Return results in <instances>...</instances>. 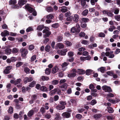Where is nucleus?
Segmentation results:
<instances>
[{"label": "nucleus", "mask_w": 120, "mask_h": 120, "mask_svg": "<svg viewBox=\"0 0 120 120\" xmlns=\"http://www.w3.org/2000/svg\"><path fill=\"white\" fill-rule=\"evenodd\" d=\"M24 7L30 13H32L35 10V9L34 8V6L29 4H26Z\"/></svg>", "instance_id": "1"}, {"label": "nucleus", "mask_w": 120, "mask_h": 120, "mask_svg": "<svg viewBox=\"0 0 120 120\" xmlns=\"http://www.w3.org/2000/svg\"><path fill=\"white\" fill-rule=\"evenodd\" d=\"M68 50L66 49H63L61 50H59L57 51L59 55L61 56H64L66 55V52H67Z\"/></svg>", "instance_id": "2"}, {"label": "nucleus", "mask_w": 120, "mask_h": 120, "mask_svg": "<svg viewBox=\"0 0 120 120\" xmlns=\"http://www.w3.org/2000/svg\"><path fill=\"white\" fill-rule=\"evenodd\" d=\"M33 80V78L30 77H25L23 79V82L25 84L27 83L28 82H30Z\"/></svg>", "instance_id": "3"}, {"label": "nucleus", "mask_w": 120, "mask_h": 120, "mask_svg": "<svg viewBox=\"0 0 120 120\" xmlns=\"http://www.w3.org/2000/svg\"><path fill=\"white\" fill-rule=\"evenodd\" d=\"M103 90H106L108 92H112V91L111 88L109 86H104L102 87Z\"/></svg>", "instance_id": "4"}, {"label": "nucleus", "mask_w": 120, "mask_h": 120, "mask_svg": "<svg viewBox=\"0 0 120 120\" xmlns=\"http://www.w3.org/2000/svg\"><path fill=\"white\" fill-rule=\"evenodd\" d=\"M73 18V21L76 23H77L79 19V16L77 14H75L74 15Z\"/></svg>", "instance_id": "5"}, {"label": "nucleus", "mask_w": 120, "mask_h": 120, "mask_svg": "<svg viewBox=\"0 0 120 120\" xmlns=\"http://www.w3.org/2000/svg\"><path fill=\"white\" fill-rule=\"evenodd\" d=\"M62 115L63 117L68 118L70 117L71 113L68 112H65L63 113Z\"/></svg>", "instance_id": "6"}, {"label": "nucleus", "mask_w": 120, "mask_h": 120, "mask_svg": "<svg viewBox=\"0 0 120 120\" xmlns=\"http://www.w3.org/2000/svg\"><path fill=\"white\" fill-rule=\"evenodd\" d=\"M19 51V50L18 48H14L12 50L11 52L13 54L17 55Z\"/></svg>", "instance_id": "7"}, {"label": "nucleus", "mask_w": 120, "mask_h": 120, "mask_svg": "<svg viewBox=\"0 0 120 120\" xmlns=\"http://www.w3.org/2000/svg\"><path fill=\"white\" fill-rule=\"evenodd\" d=\"M81 4L83 8H85L87 7V5L86 4V0H82Z\"/></svg>", "instance_id": "8"}, {"label": "nucleus", "mask_w": 120, "mask_h": 120, "mask_svg": "<svg viewBox=\"0 0 120 120\" xmlns=\"http://www.w3.org/2000/svg\"><path fill=\"white\" fill-rule=\"evenodd\" d=\"M26 2V0H19L18 4L20 6H22L25 4Z\"/></svg>", "instance_id": "9"}, {"label": "nucleus", "mask_w": 120, "mask_h": 120, "mask_svg": "<svg viewBox=\"0 0 120 120\" xmlns=\"http://www.w3.org/2000/svg\"><path fill=\"white\" fill-rule=\"evenodd\" d=\"M5 53L7 55H9L11 53L12 49L9 48H8L4 50Z\"/></svg>", "instance_id": "10"}, {"label": "nucleus", "mask_w": 120, "mask_h": 120, "mask_svg": "<svg viewBox=\"0 0 120 120\" xmlns=\"http://www.w3.org/2000/svg\"><path fill=\"white\" fill-rule=\"evenodd\" d=\"M85 73V71L82 69H79L77 70V73L79 75H83Z\"/></svg>", "instance_id": "11"}, {"label": "nucleus", "mask_w": 120, "mask_h": 120, "mask_svg": "<svg viewBox=\"0 0 120 120\" xmlns=\"http://www.w3.org/2000/svg\"><path fill=\"white\" fill-rule=\"evenodd\" d=\"M28 53V52L26 49H24L22 50V57H25Z\"/></svg>", "instance_id": "12"}, {"label": "nucleus", "mask_w": 120, "mask_h": 120, "mask_svg": "<svg viewBox=\"0 0 120 120\" xmlns=\"http://www.w3.org/2000/svg\"><path fill=\"white\" fill-rule=\"evenodd\" d=\"M57 91V88H54L53 90L50 91L49 94L50 95L52 96L55 94Z\"/></svg>", "instance_id": "13"}, {"label": "nucleus", "mask_w": 120, "mask_h": 120, "mask_svg": "<svg viewBox=\"0 0 120 120\" xmlns=\"http://www.w3.org/2000/svg\"><path fill=\"white\" fill-rule=\"evenodd\" d=\"M40 90L44 92H47L48 90V88L45 86H41Z\"/></svg>", "instance_id": "14"}, {"label": "nucleus", "mask_w": 120, "mask_h": 120, "mask_svg": "<svg viewBox=\"0 0 120 120\" xmlns=\"http://www.w3.org/2000/svg\"><path fill=\"white\" fill-rule=\"evenodd\" d=\"M34 111L33 110H31L28 112L27 115L29 117H31L34 114Z\"/></svg>", "instance_id": "15"}, {"label": "nucleus", "mask_w": 120, "mask_h": 120, "mask_svg": "<svg viewBox=\"0 0 120 120\" xmlns=\"http://www.w3.org/2000/svg\"><path fill=\"white\" fill-rule=\"evenodd\" d=\"M102 116L101 114H97L94 115V117L96 120H97L101 118Z\"/></svg>", "instance_id": "16"}, {"label": "nucleus", "mask_w": 120, "mask_h": 120, "mask_svg": "<svg viewBox=\"0 0 120 120\" xmlns=\"http://www.w3.org/2000/svg\"><path fill=\"white\" fill-rule=\"evenodd\" d=\"M76 33H79L80 31V27L79 25L77 24L76 26Z\"/></svg>", "instance_id": "17"}, {"label": "nucleus", "mask_w": 120, "mask_h": 120, "mask_svg": "<svg viewBox=\"0 0 120 120\" xmlns=\"http://www.w3.org/2000/svg\"><path fill=\"white\" fill-rule=\"evenodd\" d=\"M58 70V68L56 66H55L52 69V73L53 74L56 73Z\"/></svg>", "instance_id": "18"}, {"label": "nucleus", "mask_w": 120, "mask_h": 120, "mask_svg": "<svg viewBox=\"0 0 120 120\" xmlns=\"http://www.w3.org/2000/svg\"><path fill=\"white\" fill-rule=\"evenodd\" d=\"M65 108L64 106L61 105H58L56 107V108L59 110H61L64 109Z\"/></svg>", "instance_id": "19"}, {"label": "nucleus", "mask_w": 120, "mask_h": 120, "mask_svg": "<svg viewBox=\"0 0 120 120\" xmlns=\"http://www.w3.org/2000/svg\"><path fill=\"white\" fill-rule=\"evenodd\" d=\"M67 87V84L66 83H64L63 85L60 86V87L62 88L64 90L62 89V91H64V89H66Z\"/></svg>", "instance_id": "20"}, {"label": "nucleus", "mask_w": 120, "mask_h": 120, "mask_svg": "<svg viewBox=\"0 0 120 120\" xmlns=\"http://www.w3.org/2000/svg\"><path fill=\"white\" fill-rule=\"evenodd\" d=\"M93 71L90 69H87L86 70V71L85 72V73L86 75H89L91 74Z\"/></svg>", "instance_id": "21"}, {"label": "nucleus", "mask_w": 120, "mask_h": 120, "mask_svg": "<svg viewBox=\"0 0 120 120\" xmlns=\"http://www.w3.org/2000/svg\"><path fill=\"white\" fill-rule=\"evenodd\" d=\"M62 9L60 10L61 11L63 12H65L67 11V7L65 6H62Z\"/></svg>", "instance_id": "22"}, {"label": "nucleus", "mask_w": 120, "mask_h": 120, "mask_svg": "<svg viewBox=\"0 0 120 120\" xmlns=\"http://www.w3.org/2000/svg\"><path fill=\"white\" fill-rule=\"evenodd\" d=\"M49 79V78L48 77L44 76H42L41 77V79L43 81H48Z\"/></svg>", "instance_id": "23"}, {"label": "nucleus", "mask_w": 120, "mask_h": 120, "mask_svg": "<svg viewBox=\"0 0 120 120\" xmlns=\"http://www.w3.org/2000/svg\"><path fill=\"white\" fill-rule=\"evenodd\" d=\"M46 10L48 12H52L53 11V9L51 7L49 6L47 7L46 8Z\"/></svg>", "instance_id": "24"}, {"label": "nucleus", "mask_w": 120, "mask_h": 120, "mask_svg": "<svg viewBox=\"0 0 120 120\" xmlns=\"http://www.w3.org/2000/svg\"><path fill=\"white\" fill-rule=\"evenodd\" d=\"M44 28V25H39L37 27V30H41Z\"/></svg>", "instance_id": "25"}, {"label": "nucleus", "mask_w": 120, "mask_h": 120, "mask_svg": "<svg viewBox=\"0 0 120 120\" xmlns=\"http://www.w3.org/2000/svg\"><path fill=\"white\" fill-rule=\"evenodd\" d=\"M17 2L16 0H10L9 2V5L13 4L15 5Z\"/></svg>", "instance_id": "26"}, {"label": "nucleus", "mask_w": 120, "mask_h": 120, "mask_svg": "<svg viewBox=\"0 0 120 120\" xmlns=\"http://www.w3.org/2000/svg\"><path fill=\"white\" fill-rule=\"evenodd\" d=\"M57 47L59 49H62L64 48V45L61 43H59L57 44Z\"/></svg>", "instance_id": "27"}, {"label": "nucleus", "mask_w": 120, "mask_h": 120, "mask_svg": "<svg viewBox=\"0 0 120 120\" xmlns=\"http://www.w3.org/2000/svg\"><path fill=\"white\" fill-rule=\"evenodd\" d=\"M46 17L47 19H52L54 18V16L52 14H50L47 15Z\"/></svg>", "instance_id": "28"}, {"label": "nucleus", "mask_w": 120, "mask_h": 120, "mask_svg": "<svg viewBox=\"0 0 120 120\" xmlns=\"http://www.w3.org/2000/svg\"><path fill=\"white\" fill-rule=\"evenodd\" d=\"M36 84V82L35 81H33L32 82L30 83L29 85V86L31 87H32L34 86Z\"/></svg>", "instance_id": "29"}, {"label": "nucleus", "mask_w": 120, "mask_h": 120, "mask_svg": "<svg viewBox=\"0 0 120 120\" xmlns=\"http://www.w3.org/2000/svg\"><path fill=\"white\" fill-rule=\"evenodd\" d=\"M64 43L67 46H70L71 45V42L67 40L65 41Z\"/></svg>", "instance_id": "30"}, {"label": "nucleus", "mask_w": 120, "mask_h": 120, "mask_svg": "<svg viewBox=\"0 0 120 120\" xmlns=\"http://www.w3.org/2000/svg\"><path fill=\"white\" fill-rule=\"evenodd\" d=\"M50 48V46L49 45H47L45 47V50L47 52H49Z\"/></svg>", "instance_id": "31"}, {"label": "nucleus", "mask_w": 120, "mask_h": 120, "mask_svg": "<svg viewBox=\"0 0 120 120\" xmlns=\"http://www.w3.org/2000/svg\"><path fill=\"white\" fill-rule=\"evenodd\" d=\"M99 70H100V71L102 73H104L105 71V67H102L98 69V71H99Z\"/></svg>", "instance_id": "32"}, {"label": "nucleus", "mask_w": 120, "mask_h": 120, "mask_svg": "<svg viewBox=\"0 0 120 120\" xmlns=\"http://www.w3.org/2000/svg\"><path fill=\"white\" fill-rule=\"evenodd\" d=\"M51 69L49 68H47L45 69V73L47 75L49 74L51 72Z\"/></svg>", "instance_id": "33"}, {"label": "nucleus", "mask_w": 120, "mask_h": 120, "mask_svg": "<svg viewBox=\"0 0 120 120\" xmlns=\"http://www.w3.org/2000/svg\"><path fill=\"white\" fill-rule=\"evenodd\" d=\"M13 108L11 106H10L8 109V112L10 114H11L13 113Z\"/></svg>", "instance_id": "34"}, {"label": "nucleus", "mask_w": 120, "mask_h": 120, "mask_svg": "<svg viewBox=\"0 0 120 120\" xmlns=\"http://www.w3.org/2000/svg\"><path fill=\"white\" fill-rule=\"evenodd\" d=\"M23 64V63L21 62H17L16 65V67H19L22 66Z\"/></svg>", "instance_id": "35"}, {"label": "nucleus", "mask_w": 120, "mask_h": 120, "mask_svg": "<svg viewBox=\"0 0 120 120\" xmlns=\"http://www.w3.org/2000/svg\"><path fill=\"white\" fill-rule=\"evenodd\" d=\"M88 12V10L87 9H86L84 10L82 13V15L84 16L86 15Z\"/></svg>", "instance_id": "36"}, {"label": "nucleus", "mask_w": 120, "mask_h": 120, "mask_svg": "<svg viewBox=\"0 0 120 120\" xmlns=\"http://www.w3.org/2000/svg\"><path fill=\"white\" fill-rule=\"evenodd\" d=\"M105 34L102 32H100L98 33V36L99 37H105Z\"/></svg>", "instance_id": "37"}, {"label": "nucleus", "mask_w": 120, "mask_h": 120, "mask_svg": "<svg viewBox=\"0 0 120 120\" xmlns=\"http://www.w3.org/2000/svg\"><path fill=\"white\" fill-rule=\"evenodd\" d=\"M73 17L72 16L68 17L66 18V20L67 21H71L73 19Z\"/></svg>", "instance_id": "38"}, {"label": "nucleus", "mask_w": 120, "mask_h": 120, "mask_svg": "<svg viewBox=\"0 0 120 120\" xmlns=\"http://www.w3.org/2000/svg\"><path fill=\"white\" fill-rule=\"evenodd\" d=\"M59 81L57 80H54L52 82V84L53 85H56L59 83Z\"/></svg>", "instance_id": "39"}, {"label": "nucleus", "mask_w": 120, "mask_h": 120, "mask_svg": "<svg viewBox=\"0 0 120 120\" xmlns=\"http://www.w3.org/2000/svg\"><path fill=\"white\" fill-rule=\"evenodd\" d=\"M24 71L26 74H28L30 73V69L27 67H26L24 68Z\"/></svg>", "instance_id": "40"}, {"label": "nucleus", "mask_w": 120, "mask_h": 120, "mask_svg": "<svg viewBox=\"0 0 120 120\" xmlns=\"http://www.w3.org/2000/svg\"><path fill=\"white\" fill-rule=\"evenodd\" d=\"M108 111L109 113H112L113 112V110L112 108L110 107H109L108 108Z\"/></svg>", "instance_id": "41"}, {"label": "nucleus", "mask_w": 120, "mask_h": 120, "mask_svg": "<svg viewBox=\"0 0 120 120\" xmlns=\"http://www.w3.org/2000/svg\"><path fill=\"white\" fill-rule=\"evenodd\" d=\"M69 64L68 63L64 62L62 63V64L61 65V66L62 68H64L67 66Z\"/></svg>", "instance_id": "42"}, {"label": "nucleus", "mask_w": 120, "mask_h": 120, "mask_svg": "<svg viewBox=\"0 0 120 120\" xmlns=\"http://www.w3.org/2000/svg\"><path fill=\"white\" fill-rule=\"evenodd\" d=\"M97 103V101L95 99H93L90 102V104L93 105Z\"/></svg>", "instance_id": "43"}, {"label": "nucleus", "mask_w": 120, "mask_h": 120, "mask_svg": "<svg viewBox=\"0 0 120 120\" xmlns=\"http://www.w3.org/2000/svg\"><path fill=\"white\" fill-rule=\"evenodd\" d=\"M75 76V73H71L68 75V76L69 78L73 77Z\"/></svg>", "instance_id": "44"}, {"label": "nucleus", "mask_w": 120, "mask_h": 120, "mask_svg": "<svg viewBox=\"0 0 120 120\" xmlns=\"http://www.w3.org/2000/svg\"><path fill=\"white\" fill-rule=\"evenodd\" d=\"M81 20L85 22H88L89 21V19L87 18H83Z\"/></svg>", "instance_id": "45"}, {"label": "nucleus", "mask_w": 120, "mask_h": 120, "mask_svg": "<svg viewBox=\"0 0 120 120\" xmlns=\"http://www.w3.org/2000/svg\"><path fill=\"white\" fill-rule=\"evenodd\" d=\"M74 55V54L71 51H70L68 52V56L70 57H71Z\"/></svg>", "instance_id": "46"}, {"label": "nucleus", "mask_w": 120, "mask_h": 120, "mask_svg": "<svg viewBox=\"0 0 120 120\" xmlns=\"http://www.w3.org/2000/svg\"><path fill=\"white\" fill-rule=\"evenodd\" d=\"M81 43L83 44L88 45V41L87 40H83L82 41Z\"/></svg>", "instance_id": "47"}, {"label": "nucleus", "mask_w": 120, "mask_h": 120, "mask_svg": "<svg viewBox=\"0 0 120 120\" xmlns=\"http://www.w3.org/2000/svg\"><path fill=\"white\" fill-rule=\"evenodd\" d=\"M106 74L112 76L114 74L113 72L112 71H109L106 72Z\"/></svg>", "instance_id": "48"}, {"label": "nucleus", "mask_w": 120, "mask_h": 120, "mask_svg": "<svg viewBox=\"0 0 120 120\" xmlns=\"http://www.w3.org/2000/svg\"><path fill=\"white\" fill-rule=\"evenodd\" d=\"M40 111L41 112L42 114L44 113L45 112V109L44 107H41Z\"/></svg>", "instance_id": "49"}, {"label": "nucleus", "mask_w": 120, "mask_h": 120, "mask_svg": "<svg viewBox=\"0 0 120 120\" xmlns=\"http://www.w3.org/2000/svg\"><path fill=\"white\" fill-rule=\"evenodd\" d=\"M59 26L58 23H56L52 25V27L54 28H57Z\"/></svg>", "instance_id": "50"}, {"label": "nucleus", "mask_w": 120, "mask_h": 120, "mask_svg": "<svg viewBox=\"0 0 120 120\" xmlns=\"http://www.w3.org/2000/svg\"><path fill=\"white\" fill-rule=\"evenodd\" d=\"M21 81V79H17L15 81V85H16L19 83Z\"/></svg>", "instance_id": "51"}, {"label": "nucleus", "mask_w": 120, "mask_h": 120, "mask_svg": "<svg viewBox=\"0 0 120 120\" xmlns=\"http://www.w3.org/2000/svg\"><path fill=\"white\" fill-rule=\"evenodd\" d=\"M71 32L73 33H74L76 32V28L74 27H72L71 29Z\"/></svg>", "instance_id": "52"}, {"label": "nucleus", "mask_w": 120, "mask_h": 120, "mask_svg": "<svg viewBox=\"0 0 120 120\" xmlns=\"http://www.w3.org/2000/svg\"><path fill=\"white\" fill-rule=\"evenodd\" d=\"M85 33L83 32H81L79 34V36L81 37H83L85 36Z\"/></svg>", "instance_id": "53"}, {"label": "nucleus", "mask_w": 120, "mask_h": 120, "mask_svg": "<svg viewBox=\"0 0 120 120\" xmlns=\"http://www.w3.org/2000/svg\"><path fill=\"white\" fill-rule=\"evenodd\" d=\"M59 103L60 105H62L63 106H64L66 105V103L65 101H60L59 102Z\"/></svg>", "instance_id": "54"}, {"label": "nucleus", "mask_w": 120, "mask_h": 120, "mask_svg": "<svg viewBox=\"0 0 120 120\" xmlns=\"http://www.w3.org/2000/svg\"><path fill=\"white\" fill-rule=\"evenodd\" d=\"M45 36L46 37H48L51 34V32L50 31H49L45 33Z\"/></svg>", "instance_id": "55"}, {"label": "nucleus", "mask_w": 120, "mask_h": 120, "mask_svg": "<svg viewBox=\"0 0 120 120\" xmlns=\"http://www.w3.org/2000/svg\"><path fill=\"white\" fill-rule=\"evenodd\" d=\"M37 96L36 95H33L32 97V99L34 101L36 99H37Z\"/></svg>", "instance_id": "56"}, {"label": "nucleus", "mask_w": 120, "mask_h": 120, "mask_svg": "<svg viewBox=\"0 0 120 120\" xmlns=\"http://www.w3.org/2000/svg\"><path fill=\"white\" fill-rule=\"evenodd\" d=\"M107 15L109 16L112 17L114 15L112 13L111 11H108Z\"/></svg>", "instance_id": "57"}, {"label": "nucleus", "mask_w": 120, "mask_h": 120, "mask_svg": "<svg viewBox=\"0 0 120 120\" xmlns=\"http://www.w3.org/2000/svg\"><path fill=\"white\" fill-rule=\"evenodd\" d=\"M36 55H34L31 58V61H34L36 59Z\"/></svg>", "instance_id": "58"}, {"label": "nucleus", "mask_w": 120, "mask_h": 120, "mask_svg": "<svg viewBox=\"0 0 120 120\" xmlns=\"http://www.w3.org/2000/svg\"><path fill=\"white\" fill-rule=\"evenodd\" d=\"M5 120H9L10 119V117L9 115H5L4 117Z\"/></svg>", "instance_id": "59"}, {"label": "nucleus", "mask_w": 120, "mask_h": 120, "mask_svg": "<svg viewBox=\"0 0 120 120\" xmlns=\"http://www.w3.org/2000/svg\"><path fill=\"white\" fill-rule=\"evenodd\" d=\"M117 20V21H120V15H115L114 17Z\"/></svg>", "instance_id": "60"}, {"label": "nucleus", "mask_w": 120, "mask_h": 120, "mask_svg": "<svg viewBox=\"0 0 120 120\" xmlns=\"http://www.w3.org/2000/svg\"><path fill=\"white\" fill-rule=\"evenodd\" d=\"M3 72L5 74H8L10 73V71L6 68V69Z\"/></svg>", "instance_id": "61"}, {"label": "nucleus", "mask_w": 120, "mask_h": 120, "mask_svg": "<svg viewBox=\"0 0 120 120\" xmlns=\"http://www.w3.org/2000/svg\"><path fill=\"white\" fill-rule=\"evenodd\" d=\"M34 46L32 45H30L29 47V49L30 51H31L33 49H34Z\"/></svg>", "instance_id": "62"}, {"label": "nucleus", "mask_w": 120, "mask_h": 120, "mask_svg": "<svg viewBox=\"0 0 120 120\" xmlns=\"http://www.w3.org/2000/svg\"><path fill=\"white\" fill-rule=\"evenodd\" d=\"M107 95L108 97H114V95L113 94L111 93L108 94Z\"/></svg>", "instance_id": "63"}, {"label": "nucleus", "mask_w": 120, "mask_h": 120, "mask_svg": "<svg viewBox=\"0 0 120 120\" xmlns=\"http://www.w3.org/2000/svg\"><path fill=\"white\" fill-rule=\"evenodd\" d=\"M95 39V38L93 36H92L90 37V41L91 42H92Z\"/></svg>", "instance_id": "64"}]
</instances>
